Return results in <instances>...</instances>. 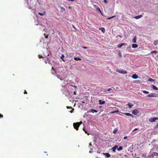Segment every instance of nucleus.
I'll return each instance as SVG.
<instances>
[{
    "instance_id": "obj_12",
    "label": "nucleus",
    "mask_w": 158,
    "mask_h": 158,
    "mask_svg": "<svg viewBox=\"0 0 158 158\" xmlns=\"http://www.w3.org/2000/svg\"><path fill=\"white\" fill-rule=\"evenodd\" d=\"M103 154L106 156L107 157H109L110 156V155L108 153H103Z\"/></svg>"
},
{
    "instance_id": "obj_33",
    "label": "nucleus",
    "mask_w": 158,
    "mask_h": 158,
    "mask_svg": "<svg viewBox=\"0 0 158 158\" xmlns=\"http://www.w3.org/2000/svg\"><path fill=\"white\" fill-rule=\"evenodd\" d=\"M143 92L144 93L147 94H148L149 93V92L148 91H145V90H143Z\"/></svg>"
},
{
    "instance_id": "obj_22",
    "label": "nucleus",
    "mask_w": 158,
    "mask_h": 158,
    "mask_svg": "<svg viewBox=\"0 0 158 158\" xmlns=\"http://www.w3.org/2000/svg\"><path fill=\"white\" fill-rule=\"evenodd\" d=\"M45 63L46 64H47V63H48V64H51V61L49 60L48 59H47V61H45Z\"/></svg>"
},
{
    "instance_id": "obj_17",
    "label": "nucleus",
    "mask_w": 158,
    "mask_h": 158,
    "mask_svg": "<svg viewBox=\"0 0 158 158\" xmlns=\"http://www.w3.org/2000/svg\"><path fill=\"white\" fill-rule=\"evenodd\" d=\"M136 39L137 38H136V36H135V37H134V38L132 40L133 42L135 43H136Z\"/></svg>"
},
{
    "instance_id": "obj_39",
    "label": "nucleus",
    "mask_w": 158,
    "mask_h": 158,
    "mask_svg": "<svg viewBox=\"0 0 158 158\" xmlns=\"http://www.w3.org/2000/svg\"><path fill=\"white\" fill-rule=\"evenodd\" d=\"M104 2L105 3H106V4L107 3V0H104Z\"/></svg>"
},
{
    "instance_id": "obj_35",
    "label": "nucleus",
    "mask_w": 158,
    "mask_h": 158,
    "mask_svg": "<svg viewBox=\"0 0 158 158\" xmlns=\"http://www.w3.org/2000/svg\"><path fill=\"white\" fill-rule=\"evenodd\" d=\"M148 81H149L152 82V81H154V80L153 79H152V78H150V79H148Z\"/></svg>"
},
{
    "instance_id": "obj_43",
    "label": "nucleus",
    "mask_w": 158,
    "mask_h": 158,
    "mask_svg": "<svg viewBox=\"0 0 158 158\" xmlns=\"http://www.w3.org/2000/svg\"><path fill=\"white\" fill-rule=\"evenodd\" d=\"M127 136H125L124 137L123 139H127Z\"/></svg>"
},
{
    "instance_id": "obj_9",
    "label": "nucleus",
    "mask_w": 158,
    "mask_h": 158,
    "mask_svg": "<svg viewBox=\"0 0 158 158\" xmlns=\"http://www.w3.org/2000/svg\"><path fill=\"white\" fill-rule=\"evenodd\" d=\"M132 77L133 79H136L138 77V76L136 74H134L132 75Z\"/></svg>"
},
{
    "instance_id": "obj_56",
    "label": "nucleus",
    "mask_w": 158,
    "mask_h": 158,
    "mask_svg": "<svg viewBox=\"0 0 158 158\" xmlns=\"http://www.w3.org/2000/svg\"><path fill=\"white\" fill-rule=\"evenodd\" d=\"M116 88L117 89H118V87H116Z\"/></svg>"
},
{
    "instance_id": "obj_31",
    "label": "nucleus",
    "mask_w": 158,
    "mask_h": 158,
    "mask_svg": "<svg viewBox=\"0 0 158 158\" xmlns=\"http://www.w3.org/2000/svg\"><path fill=\"white\" fill-rule=\"evenodd\" d=\"M70 108L72 110L71 111H69V112H70L71 113H72L73 112V111L74 109L72 107H70Z\"/></svg>"
},
{
    "instance_id": "obj_37",
    "label": "nucleus",
    "mask_w": 158,
    "mask_h": 158,
    "mask_svg": "<svg viewBox=\"0 0 158 158\" xmlns=\"http://www.w3.org/2000/svg\"><path fill=\"white\" fill-rule=\"evenodd\" d=\"M38 56L39 58L40 59L41 58L43 57L40 55H38Z\"/></svg>"
},
{
    "instance_id": "obj_14",
    "label": "nucleus",
    "mask_w": 158,
    "mask_h": 158,
    "mask_svg": "<svg viewBox=\"0 0 158 158\" xmlns=\"http://www.w3.org/2000/svg\"><path fill=\"white\" fill-rule=\"evenodd\" d=\"M99 104L101 105L104 104L105 103V102L104 101H102L101 100H99Z\"/></svg>"
},
{
    "instance_id": "obj_26",
    "label": "nucleus",
    "mask_w": 158,
    "mask_h": 158,
    "mask_svg": "<svg viewBox=\"0 0 158 158\" xmlns=\"http://www.w3.org/2000/svg\"><path fill=\"white\" fill-rule=\"evenodd\" d=\"M153 157H153V155L152 154H150V155H149L148 156V158H153Z\"/></svg>"
},
{
    "instance_id": "obj_6",
    "label": "nucleus",
    "mask_w": 158,
    "mask_h": 158,
    "mask_svg": "<svg viewBox=\"0 0 158 158\" xmlns=\"http://www.w3.org/2000/svg\"><path fill=\"white\" fill-rule=\"evenodd\" d=\"M127 44L126 43H123L120 44H119L117 45V47L118 48H121L122 46H127Z\"/></svg>"
},
{
    "instance_id": "obj_28",
    "label": "nucleus",
    "mask_w": 158,
    "mask_h": 158,
    "mask_svg": "<svg viewBox=\"0 0 158 158\" xmlns=\"http://www.w3.org/2000/svg\"><path fill=\"white\" fill-rule=\"evenodd\" d=\"M97 11H99V12H100L101 14H102V12L100 9L99 8V7H98L97 8Z\"/></svg>"
},
{
    "instance_id": "obj_40",
    "label": "nucleus",
    "mask_w": 158,
    "mask_h": 158,
    "mask_svg": "<svg viewBox=\"0 0 158 158\" xmlns=\"http://www.w3.org/2000/svg\"><path fill=\"white\" fill-rule=\"evenodd\" d=\"M3 117V115L0 113V118H2Z\"/></svg>"
},
{
    "instance_id": "obj_52",
    "label": "nucleus",
    "mask_w": 158,
    "mask_h": 158,
    "mask_svg": "<svg viewBox=\"0 0 158 158\" xmlns=\"http://www.w3.org/2000/svg\"><path fill=\"white\" fill-rule=\"evenodd\" d=\"M156 127H158V123L157 124V125H156Z\"/></svg>"
},
{
    "instance_id": "obj_25",
    "label": "nucleus",
    "mask_w": 158,
    "mask_h": 158,
    "mask_svg": "<svg viewBox=\"0 0 158 158\" xmlns=\"http://www.w3.org/2000/svg\"><path fill=\"white\" fill-rule=\"evenodd\" d=\"M123 148L122 146H120L118 148H117V150L118 151H120L123 149Z\"/></svg>"
},
{
    "instance_id": "obj_44",
    "label": "nucleus",
    "mask_w": 158,
    "mask_h": 158,
    "mask_svg": "<svg viewBox=\"0 0 158 158\" xmlns=\"http://www.w3.org/2000/svg\"><path fill=\"white\" fill-rule=\"evenodd\" d=\"M84 49H87V48L86 47H82Z\"/></svg>"
},
{
    "instance_id": "obj_18",
    "label": "nucleus",
    "mask_w": 158,
    "mask_h": 158,
    "mask_svg": "<svg viewBox=\"0 0 158 158\" xmlns=\"http://www.w3.org/2000/svg\"><path fill=\"white\" fill-rule=\"evenodd\" d=\"M74 59L77 61L81 60V59L78 57H75L74 58Z\"/></svg>"
},
{
    "instance_id": "obj_20",
    "label": "nucleus",
    "mask_w": 158,
    "mask_h": 158,
    "mask_svg": "<svg viewBox=\"0 0 158 158\" xmlns=\"http://www.w3.org/2000/svg\"><path fill=\"white\" fill-rule=\"evenodd\" d=\"M152 88L154 90H158V88L153 85H152Z\"/></svg>"
},
{
    "instance_id": "obj_5",
    "label": "nucleus",
    "mask_w": 158,
    "mask_h": 158,
    "mask_svg": "<svg viewBox=\"0 0 158 158\" xmlns=\"http://www.w3.org/2000/svg\"><path fill=\"white\" fill-rule=\"evenodd\" d=\"M139 113V110L136 109H134L132 111V113L133 114L135 115H137Z\"/></svg>"
},
{
    "instance_id": "obj_4",
    "label": "nucleus",
    "mask_w": 158,
    "mask_h": 158,
    "mask_svg": "<svg viewBox=\"0 0 158 158\" xmlns=\"http://www.w3.org/2000/svg\"><path fill=\"white\" fill-rule=\"evenodd\" d=\"M158 118L157 117H153L149 119V121L150 122H155L156 120H158Z\"/></svg>"
},
{
    "instance_id": "obj_21",
    "label": "nucleus",
    "mask_w": 158,
    "mask_h": 158,
    "mask_svg": "<svg viewBox=\"0 0 158 158\" xmlns=\"http://www.w3.org/2000/svg\"><path fill=\"white\" fill-rule=\"evenodd\" d=\"M152 154L153 155V157L154 156H158V153H157L156 152H153V153H152Z\"/></svg>"
},
{
    "instance_id": "obj_51",
    "label": "nucleus",
    "mask_w": 158,
    "mask_h": 158,
    "mask_svg": "<svg viewBox=\"0 0 158 158\" xmlns=\"http://www.w3.org/2000/svg\"><path fill=\"white\" fill-rule=\"evenodd\" d=\"M69 9H71V7L70 6H69Z\"/></svg>"
},
{
    "instance_id": "obj_55",
    "label": "nucleus",
    "mask_w": 158,
    "mask_h": 158,
    "mask_svg": "<svg viewBox=\"0 0 158 158\" xmlns=\"http://www.w3.org/2000/svg\"><path fill=\"white\" fill-rule=\"evenodd\" d=\"M67 108L68 109L69 108V106H67Z\"/></svg>"
},
{
    "instance_id": "obj_13",
    "label": "nucleus",
    "mask_w": 158,
    "mask_h": 158,
    "mask_svg": "<svg viewBox=\"0 0 158 158\" xmlns=\"http://www.w3.org/2000/svg\"><path fill=\"white\" fill-rule=\"evenodd\" d=\"M119 37H120V38H122V36L121 35H118L116 36V38H118L117 39V40L118 41H120L121 40L120 39L119 40L118 39V38Z\"/></svg>"
},
{
    "instance_id": "obj_48",
    "label": "nucleus",
    "mask_w": 158,
    "mask_h": 158,
    "mask_svg": "<svg viewBox=\"0 0 158 158\" xmlns=\"http://www.w3.org/2000/svg\"><path fill=\"white\" fill-rule=\"evenodd\" d=\"M83 131H85V133H87V131L85 130V129L84 128H83Z\"/></svg>"
},
{
    "instance_id": "obj_46",
    "label": "nucleus",
    "mask_w": 158,
    "mask_h": 158,
    "mask_svg": "<svg viewBox=\"0 0 158 158\" xmlns=\"http://www.w3.org/2000/svg\"><path fill=\"white\" fill-rule=\"evenodd\" d=\"M138 130V128H135L134 130L133 131H134L135 130Z\"/></svg>"
},
{
    "instance_id": "obj_38",
    "label": "nucleus",
    "mask_w": 158,
    "mask_h": 158,
    "mask_svg": "<svg viewBox=\"0 0 158 158\" xmlns=\"http://www.w3.org/2000/svg\"><path fill=\"white\" fill-rule=\"evenodd\" d=\"M146 155V153L143 154L142 155V156L144 157H145Z\"/></svg>"
},
{
    "instance_id": "obj_29",
    "label": "nucleus",
    "mask_w": 158,
    "mask_h": 158,
    "mask_svg": "<svg viewBox=\"0 0 158 158\" xmlns=\"http://www.w3.org/2000/svg\"><path fill=\"white\" fill-rule=\"evenodd\" d=\"M64 57V56L63 55H62V56H61V58L62 60L63 61L65 62L64 60L63 59Z\"/></svg>"
},
{
    "instance_id": "obj_7",
    "label": "nucleus",
    "mask_w": 158,
    "mask_h": 158,
    "mask_svg": "<svg viewBox=\"0 0 158 158\" xmlns=\"http://www.w3.org/2000/svg\"><path fill=\"white\" fill-rule=\"evenodd\" d=\"M98 112V111L94 110V109H91L90 110H89L87 112L88 113H91L92 112L93 113H94V112Z\"/></svg>"
},
{
    "instance_id": "obj_32",
    "label": "nucleus",
    "mask_w": 158,
    "mask_h": 158,
    "mask_svg": "<svg viewBox=\"0 0 158 158\" xmlns=\"http://www.w3.org/2000/svg\"><path fill=\"white\" fill-rule=\"evenodd\" d=\"M116 17V16H113L110 17V18H107V19H110L112 18H114V17Z\"/></svg>"
},
{
    "instance_id": "obj_27",
    "label": "nucleus",
    "mask_w": 158,
    "mask_h": 158,
    "mask_svg": "<svg viewBox=\"0 0 158 158\" xmlns=\"http://www.w3.org/2000/svg\"><path fill=\"white\" fill-rule=\"evenodd\" d=\"M118 55L121 58L122 57V55L120 52H119L118 53Z\"/></svg>"
},
{
    "instance_id": "obj_15",
    "label": "nucleus",
    "mask_w": 158,
    "mask_h": 158,
    "mask_svg": "<svg viewBox=\"0 0 158 158\" xmlns=\"http://www.w3.org/2000/svg\"><path fill=\"white\" fill-rule=\"evenodd\" d=\"M127 105L129 106V108H131L133 106V104H132L131 103H129Z\"/></svg>"
},
{
    "instance_id": "obj_58",
    "label": "nucleus",
    "mask_w": 158,
    "mask_h": 158,
    "mask_svg": "<svg viewBox=\"0 0 158 158\" xmlns=\"http://www.w3.org/2000/svg\"><path fill=\"white\" fill-rule=\"evenodd\" d=\"M52 69H53V67H52Z\"/></svg>"
},
{
    "instance_id": "obj_34",
    "label": "nucleus",
    "mask_w": 158,
    "mask_h": 158,
    "mask_svg": "<svg viewBox=\"0 0 158 158\" xmlns=\"http://www.w3.org/2000/svg\"><path fill=\"white\" fill-rule=\"evenodd\" d=\"M117 129H115L113 130V133L114 134L115 133L117 132Z\"/></svg>"
},
{
    "instance_id": "obj_3",
    "label": "nucleus",
    "mask_w": 158,
    "mask_h": 158,
    "mask_svg": "<svg viewBox=\"0 0 158 158\" xmlns=\"http://www.w3.org/2000/svg\"><path fill=\"white\" fill-rule=\"evenodd\" d=\"M116 71L118 73L121 74H126L127 73V72L126 71L122 69L116 70Z\"/></svg>"
},
{
    "instance_id": "obj_53",
    "label": "nucleus",
    "mask_w": 158,
    "mask_h": 158,
    "mask_svg": "<svg viewBox=\"0 0 158 158\" xmlns=\"http://www.w3.org/2000/svg\"><path fill=\"white\" fill-rule=\"evenodd\" d=\"M107 90H104V91H103L104 92H106V91Z\"/></svg>"
},
{
    "instance_id": "obj_50",
    "label": "nucleus",
    "mask_w": 158,
    "mask_h": 158,
    "mask_svg": "<svg viewBox=\"0 0 158 158\" xmlns=\"http://www.w3.org/2000/svg\"><path fill=\"white\" fill-rule=\"evenodd\" d=\"M112 90H114L115 89V88L114 87L112 88Z\"/></svg>"
},
{
    "instance_id": "obj_23",
    "label": "nucleus",
    "mask_w": 158,
    "mask_h": 158,
    "mask_svg": "<svg viewBox=\"0 0 158 158\" xmlns=\"http://www.w3.org/2000/svg\"><path fill=\"white\" fill-rule=\"evenodd\" d=\"M158 44V40H155L154 42V44L155 45H156Z\"/></svg>"
},
{
    "instance_id": "obj_30",
    "label": "nucleus",
    "mask_w": 158,
    "mask_h": 158,
    "mask_svg": "<svg viewBox=\"0 0 158 158\" xmlns=\"http://www.w3.org/2000/svg\"><path fill=\"white\" fill-rule=\"evenodd\" d=\"M60 9L61 10L63 11H65V9L64 7H61Z\"/></svg>"
},
{
    "instance_id": "obj_8",
    "label": "nucleus",
    "mask_w": 158,
    "mask_h": 158,
    "mask_svg": "<svg viewBox=\"0 0 158 158\" xmlns=\"http://www.w3.org/2000/svg\"><path fill=\"white\" fill-rule=\"evenodd\" d=\"M124 114L127 116H131L132 118H133L134 117L133 115L129 113H124Z\"/></svg>"
},
{
    "instance_id": "obj_57",
    "label": "nucleus",
    "mask_w": 158,
    "mask_h": 158,
    "mask_svg": "<svg viewBox=\"0 0 158 158\" xmlns=\"http://www.w3.org/2000/svg\"><path fill=\"white\" fill-rule=\"evenodd\" d=\"M89 145H91V143H90L89 144Z\"/></svg>"
},
{
    "instance_id": "obj_49",
    "label": "nucleus",
    "mask_w": 158,
    "mask_h": 158,
    "mask_svg": "<svg viewBox=\"0 0 158 158\" xmlns=\"http://www.w3.org/2000/svg\"><path fill=\"white\" fill-rule=\"evenodd\" d=\"M48 35H47L46 36H45V38L47 39L48 38Z\"/></svg>"
},
{
    "instance_id": "obj_19",
    "label": "nucleus",
    "mask_w": 158,
    "mask_h": 158,
    "mask_svg": "<svg viewBox=\"0 0 158 158\" xmlns=\"http://www.w3.org/2000/svg\"><path fill=\"white\" fill-rule=\"evenodd\" d=\"M99 29L102 31L103 33H104L105 32V29L104 27H101Z\"/></svg>"
},
{
    "instance_id": "obj_47",
    "label": "nucleus",
    "mask_w": 158,
    "mask_h": 158,
    "mask_svg": "<svg viewBox=\"0 0 158 158\" xmlns=\"http://www.w3.org/2000/svg\"><path fill=\"white\" fill-rule=\"evenodd\" d=\"M112 90V89H111V88H110V89H108L107 90V91H110V90Z\"/></svg>"
},
{
    "instance_id": "obj_11",
    "label": "nucleus",
    "mask_w": 158,
    "mask_h": 158,
    "mask_svg": "<svg viewBox=\"0 0 158 158\" xmlns=\"http://www.w3.org/2000/svg\"><path fill=\"white\" fill-rule=\"evenodd\" d=\"M118 147L117 145H115L112 148V149L113 152H115L116 149Z\"/></svg>"
},
{
    "instance_id": "obj_45",
    "label": "nucleus",
    "mask_w": 158,
    "mask_h": 158,
    "mask_svg": "<svg viewBox=\"0 0 158 158\" xmlns=\"http://www.w3.org/2000/svg\"><path fill=\"white\" fill-rule=\"evenodd\" d=\"M73 94H74V95H76V91H74V93H73Z\"/></svg>"
},
{
    "instance_id": "obj_41",
    "label": "nucleus",
    "mask_w": 158,
    "mask_h": 158,
    "mask_svg": "<svg viewBox=\"0 0 158 158\" xmlns=\"http://www.w3.org/2000/svg\"><path fill=\"white\" fill-rule=\"evenodd\" d=\"M117 112H118V110H117L115 111H114L112 112L111 113H114Z\"/></svg>"
},
{
    "instance_id": "obj_42",
    "label": "nucleus",
    "mask_w": 158,
    "mask_h": 158,
    "mask_svg": "<svg viewBox=\"0 0 158 158\" xmlns=\"http://www.w3.org/2000/svg\"><path fill=\"white\" fill-rule=\"evenodd\" d=\"M24 94H27V92L26 91V90H24Z\"/></svg>"
},
{
    "instance_id": "obj_2",
    "label": "nucleus",
    "mask_w": 158,
    "mask_h": 158,
    "mask_svg": "<svg viewBox=\"0 0 158 158\" xmlns=\"http://www.w3.org/2000/svg\"><path fill=\"white\" fill-rule=\"evenodd\" d=\"M157 96V94L154 93H151L147 96V97H156Z\"/></svg>"
},
{
    "instance_id": "obj_36",
    "label": "nucleus",
    "mask_w": 158,
    "mask_h": 158,
    "mask_svg": "<svg viewBox=\"0 0 158 158\" xmlns=\"http://www.w3.org/2000/svg\"><path fill=\"white\" fill-rule=\"evenodd\" d=\"M38 14H39V15H40L41 16H43L45 14H44L42 13H39Z\"/></svg>"
},
{
    "instance_id": "obj_59",
    "label": "nucleus",
    "mask_w": 158,
    "mask_h": 158,
    "mask_svg": "<svg viewBox=\"0 0 158 158\" xmlns=\"http://www.w3.org/2000/svg\"><path fill=\"white\" fill-rule=\"evenodd\" d=\"M137 158H139V157H137Z\"/></svg>"
},
{
    "instance_id": "obj_10",
    "label": "nucleus",
    "mask_w": 158,
    "mask_h": 158,
    "mask_svg": "<svg viewBox=\"0 0 158 158\" xmlns=\"http://www.w3.org/2000/svg\"><path fill=\"white\" fill-rule=\"evenodd\" d=\"M142 17V15H140L134 17V18L136 19H138L141 18Z\"/></svg>"
},
{
    "instance_id": "obj_24",
    "label": "nucleus",
    "mask_w": 158,
    "mask_h": 158,
    "mask_svg": "<svg viewBox=\"0 0 158 158\" xmlns=\"http://www.w3.org/2000/svg\"><path fill=\"white\" fill-rule=\"evenodd\" d=\"M157 53V51H155V50L152 51L151 52V54L155 53V54H156Z\"/></svg>"
},
{
    "instance_id": "obj_16",
    "label": "nucleus",
    "mask_w": 158,
    "mask_h": 158,
    "mask_svg": "<svg viewBox=\"0 0 158 158\" xmlns=\"http://www.w3.org/2000/svg\"><path fill=\"white\" fill-rule=\"evenodd\" d=\"M132 47L133 48H136L138 47V46L136 44H133L132 45Z\"/></svg>"
},
{
    "instance_id": "obj_1",
    "label": "nucleus",
    "mask_w": 158,
    "mask_h": 158,
    "mask_svg": "<svg viewBox=\"0 0 158 158\" xmlns=\"http://www.w3.org/2000/svg\"><path fill=\"white\" fill-rule=\"evenodd\" d=\"M81 124H82V122L81 121L79 122L74 123L73 124L74 128L76 130H78L79 127L80 125Z\"/></svg>"
},
{
    "instance_id": "obj_54",
    "label": "nucleus",
    "mask_w": 158,
    "mask_h": 158,
    "mask_svg": "<svg viewBox=\"0 0 158 158\" xmlns=\"http://www.w3.org/2000/svg\"><path fill=\"white\" fill-rule=\"evenodd\" d=\"M73 86L74 87H76V86Z\"/></svg>"
}]
</instances>
